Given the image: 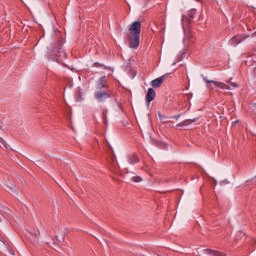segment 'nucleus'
Instances as JSON below:
<instances>
[{
  "label": "nucleus",
  "mask_w": 256,
  "mask_h": 256,
  "mask_svg": "<svg viewBox=\"0 0 256 256\" xmlns=\"http://www.w3.org/2000/svg\"><path fill=\"white\" fill-rule=\"evenodd\" d=\"M65 51L63 50V37L58 38L56 44H53L50 49V57H63Z\"/></svg>",
  "instance_id": "1"
},
{
  "label": "nucleus",
  "mask_w": 256,
  "mask_h": 256,
  "mask_svg": "<svg viewBox=\"0 0 256 256\" xmlns=\"http://www.w3.org/2000/svg\"><path fill=\"white\" fill-rule=\"evenodd\" d=\"M203 81H205V83H207V88L210 89V90H213V89H216V87L218 89H231V86L223 83V82H218V81H215V80H209L207 79V77H204L203 78Z\"/></svg>",
  "instance_id": "2"
},
{
  "label": "nucleus",
  "mask_w": 256,
  "mask_h": 256,
  "mask_svg": "<svg viewBox=\"0 0 256 256\" xmlns=\"http://www.w3.org/2000/svg\"><path fill=\"white\" fill-rule=\"evenodd\" d=\"M111 98V90L107 89V90H97L94 93V99H96V101H98V103H105V101H107V99Z\"/></svg>",
  "instance_id": "3"
},
{
  "label": "nucleus",
  "mask_w": 256,
  "mask_h": 256,
  "mask_svg": "<svg viewBox=\"0 0 256 256\" xmlns=\"http://www.w3.org/2000/svg\"><path fill=\"white\" fill-rule=\"evenodd\" d=\"M140 37L141 36L139 35L128 34V43L130 49H137V47H139Z\"/></svg>",
  "instance_id": "4"
},
{
  "label": "nucleus",
  "mask_w": 256,
  "mask_h": 256,
  "mask_svg": "<svg viewBox=\"0 0 256 256\" xmlns=\"http://www.w3.org/2000/svg\"><path fill=\"white\" fill-rule=\"evenodd\" d=\"M129 35H138L141 36V22L135 21L129 27Z\"/></svg>",
  "instance_id": "5"
},
{
  "label": "nucleus",
  "mask_w": 256,
  "mask_h": 256,
  "mask_svg": "<svg viewBox=\"0 0 256 256\" xmlns=\"http://www.w3.org/2000/svg\"><path fill=\"white\" fill-rule=\"evenodd\" d=\"M248 37L249 35H236L229 40V45H231L232 47H237L239 43H243V41H245V39H248Z\"/></svg>",
  "instance_id": "6"
},
{
  "label": "nucleus",
  "mask_w": 256,
  "mask_h": 256,
  "mask_svg": "<svg viewBox=\"0 0 256 256\" xmlns=\"http://www.w3.org/2000/svg\"><path fill=\"white\" fill-rule=\"evenodd\" d=\"M169 74H164L154 80L151 81V86L154 87V89H159V87H161V85H163V83L165 82V79H167V76Z\"/></svg>",
  "instance_id": "7"
},
{
  "label": "nucleus",
  "mask_w": 256,
  "mask_h": 256,
  "mask_svg": "<svg viewBox=\"0 0 256 256\" xmlns=\"http://www.w3.org/2000/svg\"><path fill=\"white\" fill-rule=\"evenodd\" d=\"M97 91H103V89H109V86H107V77L106 76H102L101 78H99L97 86H96Z\"/></svg>",
  "instance_id": "8"
},
{
  "label": "nucleus",
  "mask_w": 256,
  "mask_h": 256,
  "mask_svg": "<svg viewBox=\"0 0 256 256\" xmlns=\"http://www.w3.org/2000/svg\"><path fill=\"white\" fill-rule=\"evenodd\" d=\"M156 96L155 89L149 88L146 94V103L149 104L151 101H154Z\"/></svg>",
  "instance_id": "9"
},
{
  "label": "nucleus",
  "mask_w": 256,
  "mask_h": 256,
  "mask_svg": "<svg viewBox=\"0 0 256 256\" xmlns=\"http://www.w3.org/2000/svg\"><path fill=\"white\" fill-rule=\"evenodd\" d=\"M191 43H193V35H191L190 32H186L185 37H184V45L186 47H189V45H191Z\"/></svg>",
  "instance_id": "10"
},
{
  "label": "nucleus",
  "mask_w": 256,
  "mask_h": 256,
  "mask_svg": "<svg viewBox=\"0 0 256 256\" xmlns=\"http://www.w3.org/2000/svg\"><path fill=\"white\" fill-rule=\"evenodd\" d=\"M128 162L130 165H135V163H139V157L137 154L130 155L128 157Z\"/></svg>",
  "instance_id": "11"
},
{
  "label": "nucleus",
  "mask_w": 256,
  "mask_h": 256,
  "mask_svg": "<svg viewBox=\"0 0 256 256\" xmlns=\"http://www.w3.org/2000/svg\"><path fill=\"white\" fill-rule=\"evenodd\" d=\"M195 121H197V119H187L184 120L183 122L177 124V127H187V125L191 124V123H195Z\"/></svg>",
  "instance_id": "12"
},
{
  "label": "nucleus",
  "mask_w": 256,
  "mask_h": 256,
  "mask_svg": "<svg viewBox=\"0 0 256 256\" xmlns=\"http://www.w3.org/2000/svg\"><path fill=\"white\" fill-rule=\"evenodd\" d=\"M204 252L207 253V255H211V256H225L221 252H217L211 249H205Z\"/></svg>",
  "instance_id": "13"
},
{
  "label": "nucleus",
  "mask_w": 256,
  "mask_h": 256,
  "mask_svg": "<svg viewBox=\"0 0 256 256\" xmlns=\"http://www.w3.org/2000/svg\"><path fill=\"white\" fill-rule=\"evenodd\" d=\"M65 237H66L65 232H61V237L60 238H59V236H55L56 241H59V243H63V241H65Z\"/></svg>",
  "instance_id": "14"
},
{
  "label": "nucleus",
  "mask_w": 256,
  "mask_h": 256,
  "mask_svg": "<svg viewBox=\"0 0 256 256\" xmlns=\"http://www.w3.org/2000/svg\"><path fill=\"white\" fill-rule=\"evenodd\" d=\"M233 78H230L229 80L226 81V83H228V85H230V87H233L234 89L239 87V85H237V83L232 81Z\"/></svg>",
  "instance_id": "15"
},
{
  "label": "nucleus",
  "mask_w": 256,
  "mask_h": 256,
  "mask_svg": "<svg viewBox=\"0 0 256 256\" xmlns=\"http://www.w3.org/2000/svg\"><path fill=\"white\" fill-rule=\"evenodd\" d=\"M131 179L134 183H141V181H143L141 176H133Z\"/></svg>",
  "instance_id": "16"
},
{
  "label": "nucleus",
  "mask_w": 256,
  "mask_h": 256,
  "mask_svg": "<svg viewBox=\"0 0 256 256\" xmlns=\"http://www.w3.org/2000/svg\"><path fill=\"white\" fill-rule=\"evenodd\" d=\"M32 239L34 243H39V232L32 235Z\"/></svg>",
  "instance_id": "17"
},
{
  "label": "nucleus",
  "mask_w": 256,
  "mask_h": 256,
  "mask_svg": "<svg viewBox=\"0 0 256 256\" xmlns=\"http://www.w3.org/2000/svg\"><path fill=\"white\" fill-rule=\"evenodd\" d=\"M0 143L2 145H4L5 149H9V144L7 142H5V140L1 137H0Z\"/></svg>",
  "instance_id": "18"
},
{
  "label": "nucleus",
  "mask_w": 256,
  "mask_h": 256,
  "mask_svg": "<svg viewBox=\"0 0 256 256\" xmlns=\"http://www.w3.org/2000/svg\"><path fill=\"white\" fill-rule=\"evenodd\" d=\"M77 101H83V92H81V89L78 90V98Z\"/></svg>",
  "instance_id": "19"
},
{
  "label": "nucleus",
  "mask_w": 256,
  "mask_h": 256,
  "mask_svg": "<svg viewBox=\"0 0 256 256\" xmlns=\"http://www.w3.org/2000/svg\"><path fill=\"white\" fill-rule=\"evenodd\" d=\"M102 120H103L104 125H108L107 114L106 115H102Z\"/></svg>",
  "instance_id": "20"
},
{
  "label": "nucleus",
  "mask_w": 256,
  "mask_h": 256,
  "mask_svg": "<svg viewBox=\"0 0 256 256\" xmlns=\"http://www.w3.org/2000/svg\"><path fill=\"white\" fill-rule=\"evenodd\" d=\"M111 159H112V167H114V169H117V166L115 165V156H112Z\"/></svg>",
  "instance_id": "21"
},
{
  "label": "nucleus",
  "mask_w": 256,
  "mask_h": 256,
  "mask_svg": "<svg viewBox=\"0 0 256 256\" xmlns=\"http://www.w3.org/2000/svg\"><path fill=\"white\" fill-rule=\"evenodd\" d=\"M9 189H10V193H15L16 189H15V186H9Z\"/></svg>",
  "instance_id": "22"
},
{
  "label": "nucleus",
  "mask_w": 256,
  "mask_h": 256,
  "mask_svg": "<svg viewBox=\"0 0 256 256\" xmlns=\"http://www.w3.org/2000/svg\"><path fill=\"white\" fill-rule=\"evenodd\" d=\"M185 21H186L185 16H182V25H185Z\"/></svg>",
  "instance_id": "23"
},
{
  "label": "nucleus",
  "mask_w": 256,
  "mask_h": 256,
  "mask_svg": "<svg viewBox=\"0 0 256 256\" xmlns=\"http://www.w3.org/2000/svg\"><path fill=\"white\" fill-rule=\"evenodd\" d=\"M102 115H107V109L102 110Z\"/></svg>",
  "instance_id": "24"
},
{
  "label": "nucleus",
  "mask_w": 256,
  "mask_h": 256,
  "mask_svg": "<svg viewBox=\"0 0 256 256\" xmlns=\"http://www.w3.org/2000/svg\"><path fill=\"white\" fill-rule=\"evenodd\" d=\"M181 117V114L177 115V116H173V119H179Z\"/></svg>",
  "instance_id": "25"
},
{
  "label": "nucleus",
  "mask_w": 256,
  "mask_h": 256,
  "mask_svg": "<svg viewBox=\"0 0 256 256\" xmlns=\"http://www.w3.org/2000/svg\"><path fill=\"white\" fill-rule=\"evenodd\" d=\"M2 242L4 243V245H7V241H5V239H2Z\"/></svg>",
  "instance_id": "26"
},
{
  "label": "nucleus",
  "mask_w": 256,
  "mask_h": 256,
  "mask_svg": "<svg viewBox=\"0 0 256 256\" xmlns=\"http://www.w3.org/2000/svg\"><path fill=\"white\" fill-rule=\"evenodd\" d=\"M162 33H165V27L162 28Z\"/></svg>",
  "instance_id": "27"
},
{
  "label": "nucleus",
  "mask_w": 256,
  "mask_h": 256,
  "mask_svg": "<svg viewBox=\"0 0 256 256\" xmlns=\"http://www.w3.org/2000/svg\"><path fill=\"white\" fill-rule=\"evenodd\" d=\"M255 35H256V32L254 34H252V37H255Z\"/></svg>",
  "instance_id": "28"
},
{
  "label": "nucleus",
  "mask_w": 256,
  "mask_h": 256,
  "mask_svg": "<svg viewBox=\"0 0 256 256\" xmlns=\"http://www.w3.org/2000/svg\"><path fill=\"white\" fill-rule=\"evenodd\" d=\"M190 19H193V16H190Z\"/></svg>",
  "instance_id": "29"
},
{
  "label": "nucleus",
  "mask_w": 256,
  "mask_h": 256,
  "mask_svg": "<svg viewBox=\"0 0 256 256\" xmlns=\"http://www.w3.org/2000/svg\"><path fill=\"white\" fill-rule=\"evenodd\" d=\"M196 1H199V0H196Z\"/></svg>",
  "instance_id": "30"
}]
</instances>
